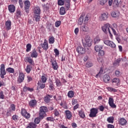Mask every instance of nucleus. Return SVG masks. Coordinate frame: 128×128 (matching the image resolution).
Returning <instances> with one entry per match:
<instances>
[{
	"instance_id": "49530a36",
	"label": "nucleus",
	"mask_w": 128,
	"mask_h": 128,
	"mask_svg": "<svg viewBox=\"0 0 128 128\" xmlns=\"http://www.w3.org/2000/svg\"><path fill=\"white\" fill-rule=\"evenodd\" d=\"M94 44H98L100 42V38L99 37H96L94 39Z\"/></svg>"
},
{
	"instance_id": "39448f33",
	"label": "nucleus",
	"mask_w": 128,
	"mask_h": 128,
	"mask_svg": "<svg viewBox=\"0 0 128 128\" xmlns=\"http://www.w3.org/2000/svg\"><path fill=\"white\" fill-rule=\"evenodd\" d=\"M82 44L84 46H92V41L90 39V36H86L85 37L84 40H82Z\"/></svg>"
},
{
	"instance_id": "a19ab883",
	"label": "nucleus",
	"mask_w": 128,
	"mask_h": 128,
	"mask_svg": "<svg viewBox=\"0 0 128 128\" xmlns=\"http://www.w3.org/2000/svg\"><path fill=\"white\" fill-rule=\"evenodd\" d=\"M56 84L57 86H62V82H60V80L58 78L56 79Z\"/></svg>"
},
{
	"instance_id": "9b49d317",
	"label": "nucleus",
	"mask_w": 128,
	"mask_h": 128,
	"mask_svg": "<svg viewBox=\"0 0 128 128\" xmlns=\"http://www.w3.org/2000/svg\"><path fill=\"white\" fill-rule=\"evenodd\" d=\"M16 110V106L14 104H12L10 105V108H9V110L7 112L6 115L8 116H10L11 113Z\"/></svg>"
},
{
	"instance_id": "4d7b16f0",
	"label": "nucleus",
	"mask_w": 128,
	"mask_h": 128,
	"mask_svg": "<svg viewBox=\"0 0 128 128\" xmlns=\"http://www.w3.org/2000/svg\"><path fill=\"white\" fill-rule=\"evenodd\" d=\"M12 120H14L15 122H16V120H18V116H16V115H14L12 117Z\"/></svg>"
},
{
	"instance_id": "393cba45",
	"label": "nucleus",
	"mask_w": 128,
	"mask_h": 128,
	"mask_svg": "<svg viewBox=\"0 0 128 128\" xmlns=\"http://www.w3.org/2000/svg\"><path fill=\"white\" fill-rule=\"evenodd\" d=\"M32 70V65L28 64L27 65L26 68V72H27V74H30V70Z\"/></svg>"
},
{
	"instance_id": "c03bdc74",
	"label": "nucleus",
	"mask_w": 128,
	"mask_h": 128,
	"mask_svg": "<svg viewBox=\"0 0 128 128\" xmlns=\"http://www.w3.org/2000/svg\"><path fill=\"white\" fill-rule=\"evenodd\" d=\"M21 114L23 116H24L26 114H28V112L24 108L22 109Z\"/></svg>"
},
{
	"instance_id": "ea45409f",
	"label": "nucleus",
	"mask_w": 128,
	"mask_h": 128,
	"mask_svg": "<svg viewBox=\"0 0 128 128\" xmlns=\"http://www.w3.org/2000/svg\"><path fill=\"white\" fill-rule=\"evenodd\" d=\"M54 36L50 37L49 38V44H54Z\"/></svg>"
},
{
	"instance_id": "4be33fe9",
	"label": "nucleus",
	"mask_w": 128,
	"mask_h": 128,
	"mask_svg": "<svg viewBox=\"0 0 128 128\" xmlns=\"http://www.w3.org/2000/svg\"><path fill=\"white\" fill-rule=\"evenodd\" d=\"M24 4L25 5L24 8L26 10H28V8H30V2L28 0H25Z\"/></svg>"
},
{
	"instance_id": "4c0bfd02",
	"label": "nucleus",
	"mask_w": 128,
	"mask_h": 128,
	"mask_svg": "<svg viewBox=\"0 0 128 128\" xmlns=\"http://www.w3.org/2000/svg\"><path fill=\"white\" fill-rule=\"evenodd\" d=\"M6 70L8 72H10V74H14V69L12 68H8Z\"/></svg>"
},
{
	"instance_id": "2f4dec72",
	"label": "nucleus",
	"mask_w": 128,
	"mask_h": 128,
	"mask_svg": "<svg viewBox=\"0 0 128 128\" xmlns=\"http://www.w3.org/2000/svg\"><path fill=\"white\" fill-rule=\"evenodd\" d=\"M84 22V16H81L78 20V24L82 26Z\"/></svg>"
},
{
	"instance_id": "473e14b6",
	"label": "nucleus",
	"mask_w": 128,
	"mask_h": 128,
	"mask_svg": "<svg viewBox=\"0 0 128 128\" xmlns=\"http://www.w3.org/2000/svg\"><path fill=\"white\" fill-rule=\"evenodd\" d=\"M112 82L115 84H117V86H118V84H120V79L115 78L112 80Z\"/></svg>"
},
{
	"instance_id": "f03ea898",
	"label": "nucleus",
	"mask_w": 128,
	"mask_h": 128,
	"mask_svg": "<svg viewBox=\"0 0 128 128\" xmlns=\"http://www.w3.org/2000/svg\"><path fill=\"white\" fill-rule=\"evenodd\" d=\"M65 3V6L66 10H68V8H70V0H58V6H64Z\"/></svg>"
},
{
	"instance_id": "5701e85b",
	"label": "nucleus",
	"mask_w": 128,
	"mask_h": 128,
	"mask_svg": "<svg viewBox=\"0 0 128 128\" xmlns=\"http://www.w3.org/2000/svg\"><path fill=\"white\" fill-rule=\"evenodd\" d=\"M126 119L124 118H121L119 120V124L122 126H124L126 124Z\"/></svg>"
},
{
	"instance_id": "09e8293b",
	"label": "nucleus",
	"mask_w": 128,
	"mask_h": 128,
	"mask_svg": "<svg viewBox=\"0 0 128 128\" xmlns=\"http://www.w3.org/2000/svg\"><path fill=\"white\" fill-rule=\"evenodd\" d=\"M29 126H30V128H36V124L34 122H31L29 124Z\"/></svg>"
},
{
	"instance_id": "a211bd4d",
	"label": "nucleus",
	"mask_w": 128,
	"mask_h": 128,
	"mask_svg": "<svg viewBox=\"0 0 128 128\" xmlns=\"http://www.w3.org/2000/svg\"><path fill=\"white\" fill-rule=\"evenodd\" d=\"M8 10L10 12H16V6L12 4H10L8 6Z\"/></svg>"
},
{
	"instance_id": "f704fd0d",
	"label": "nucleus",
	"mask_w": 128,
	"mask_h": 128,
	"mask_svg": "<svg viewBox=\"0 0 128 128\" xmlns=\"http://www.w3.org/2000/svg\"><path fill=\"white\" fill-rule=\"evenodd\" d=\"M114 117H108L107 118V121L110 124H114Z\"/></svg>"
},
{
	"instance_id": "f3484780",
	"label": "nucleus",
	"mask_w": 128,
	"mask_h": 128,
	"mask_svg": "<svg viewBox=\"0 0 128 128\" xmlns=\"http://www.w3.org/2000/svg\"><path fill=\"white\" fill-rule=\"evenodd\" d=\"M80 30L82 32H88V27L87 25H83L80 27Z\"/></svg>"
},
{
	"instance_id": "de8ad7c7",
	"label": "nucleus",
	"mask_w": 128,
	"mask_h": 128,
	"mask_svg": "<svg viewBox=\"0 0 128 128\" xmlns=\"http://www.w3.org/2000/svg\"><path fill=\"white\" fill-rule=\"evenodd\" d=\"M92 66H93V64H92V62H88L86 64V68H92Z\"/></svg>"
},
{
	"instance_id": "37998d69",
	"label": "nucleus",
	"mask_w": 128,
	"mask_h": 128,
	"mask_svg": "<svg viewBox=\"0 0 128 128\" xmlns=\"http://www.w3.org/2000/svg\"><path fill=\"white\" fill-rule=\"evenodd\" d=\"M21 114L23 116H24L26 114H28V112L24 108L22 109Z\"/></svg>"
},
{
	"instance_id": "79ce46f5",
	"label": "nucleus",
	"mask_w": 128,
	"mask_h": 128,
	"mask_svg": "<svg viewBox=\"0 0 128 128\" xmlns=\"http://www.w3.org/2000/svg\"><path fill=\"white\" fill-rule=\"evenodd\" d=\"M120 58H118L116 60V61L114 63V66H119L120 62Z\"/></svg>"
},
{
	"instance_id": "c756f323",
	"label": "nucleus",
	"mask_w": 128,
	"mask_h": 128,
	"mask_svg": "<svg viewBox=\"0 0 128 128\" xmlns=\"http://www.w3.org/2000/svg\"><path fill=\"white\" fill-rule=\"evenodd\" d=\"M50 98H52V96L48 95L44 98V101L45 102H50Z\"/></svg>"
},
{
	"instance_id": "c9c22d12",
	"label": "nucleus",
	"mask_w": 128,
	"mask_h": 128,
	"mask_svg": "<svg viewBox=\"0 0 128 128\" xmlns=\"http://www.w3.org/2000/svg\"><path fill=\"white\" fill-rule=\"evenodd\" d=\"M38 84L40 86V88H46V84L42 82H38Z\"/></svg>"
},
{
	"instance_id": "72a5a7b5",
	"label": "nucleus",
	"mask_w": 128,
	"mask_h": 128,
	"mask_svg": "<svg viewBox=\"0 0 128 128\" xmlns=\"http://www.w3.org/2000/svg\"><path fill=\"white\" fill-rule=\"evenodd\" d=\"M68 98H74V92L72 90H70L68 92Z\"/></svg>"
},
{
	"instance_id": "dca6fc26",
	"label": "nucleus",
	"mask_w": 128,
	"mask_h": 128,
	"mask_svg": "<svg viewBox=\"0 0 128 128\" xmlns=\"http://www.w3.org/2000/svg\"><path fill=\"white\" fill-rule=\"evenodd\" d=\"M25 60H26V62L30 64V66H34V60L30 57H26L25 58Z\"/></svg>"
},
{
	"instance_id": "2eb2a0df",
	"label": "nucleus",
	"mask_w": 128,
	"mask_h": 128,
	"mask_svg": "<svg viewBox=\"0 0 128 128\" xmlns=\"http://www.w3.org/2000/svg\"><path fill=\"white\" fill-rule=\"evenodd\" d=\"M109 106L112 108H116V106L114 104V99L112 98H109L108 99Z\"/></svg>"
},
{
	"instance_id": "6e6552de",
	"label": "nucleus",
	"mask_w": 128,
	"mask_h": 128,
	"mask_svg": "<svg viewBox=\"0 0 128 128\" xmlns=\"http://www.w3.org/2000/svg\"><path fill=\"white\" fill-rule=\"evenodd\" d=\"M108 18V13L105 12L101 14L99 17V20H100V22H104Z\"/></svg>"
},
{
	"instance_id": "7ed1b4c3",
	"label": "nucleus",
	"mask_w": 128,
	"mask_h": 128,
	"mask_svg": "<svg viewBox=\"0 0 128 128\" xmlns=\"http://www.w3.org/2000/svg\"><path fill=\"white\" fill-rule=\"evenodd\" d=\"M110 24L108 23H107L104 24V26L102 27V30L104 32V34H109L110 36H112V34L110 32Z\"/></svg>"
},
{
	"instance_id": "ddd939ff",
	"label": "nucleus",
	"mask_w": 128,
	"mask_h": 128,
	"mask_svg": "<svg viewBox=\"0 0 128 128\" xmlns=\"http://www.w3.org/2000/svg\"><path fill=\"white\" fill-rule=\"evenodd\" d=\"M50 62L52 64V67L53 68L54 70H56L58 68V62H56V60L52 59Z\"/></svg>"
},
{
	"instance_id": "0eeeda50",
	"label": "nucleus",
	"mask_w": 128,
	"mask_h": 128,
	"mask_svg": "<svg viewBox=\"0 0 128 128\" xmlns=\"http://www.w3.org/2000/svg\"><path fill=\"white\" fill-rule=\"evenodd\" d=\"M104 44H106V46H110V48H116V46L114 42L108 40H105L104 41Z\"/></svg>"
},
{
	"instance_id": "e2e57ef3",
	"label": "nucleus",
	"mask_w": 128,
	"mask_h": 128,
	"mask_svg": "<svg viewBox=\"0 0 128 128\" xmlns=\"http://www.w3.org/2000/svg\"><path fill=\"white\" fill-rule=\"evenodd\" d=\"M54 116H58V114H60V113H58V110H54Z\"/></svg>"
},
{
	"instance_id": "bf43d9fd",
	"label": "nucleus",
	"mask_w": 128,
	"mask_h": 128,
	"mask_svg": "<svg viewBox=\"0 0 128 128\" xmlns=\"http://www.w3.org/2000/svg\"><path fill=\"white\" fill-rule=\"evenodd\" d=\"M54 52H55L56 56H58L60 54V52L56 48L54 50Z\"/></svg>"
},
{
	"instance_id": "1a4fd4ad",
	"label": "nucleus",
	"mask_w": 128,
	"mask_h": 128,
	"mask_svg": "<svg viewBox=\"0 0 128 128\" xmlns=\"http://www.w3.org/2000/svg\"><path fill=\"white\" fill-rule=\"evenodd\" d=\"M6 70L4 69V64H2L0 74L1 78H4V76H6Z\"/></svg>"
},
{
	"instance_id": "20e7f679",
	"label": "nucleus",
	"mask_w": 128,
	"mask_h": 128,
	"mask_svg": "<svg viewBox=\"0 0 128 128\" xmlns=\"http://www.w3.org/2000/svg\"><path fill=\"white\" fill-rule=\"evenodd\" d=\"M40 118L42 119L46 116V112H48V108L46 106H42L40 107Z\"/></svg>"
},
{
	"instance_id": "9d476101",
	"label": "nucleus",
	"mask_w": 128,
	"mask_h": 128,
	"mask_svg": "<svg viewBox=\"0 0 128 128\" xmlns=\"http://www.w3.org/2000/svg\"><path fill=\"white\" fill-rule=\"evenodd\" d=\"M76 50L79 54H84L86 53V49L80 46H78Z\"/></svg>"
},
{
	"instance_id": "6ab92c4d",
	"label": "nucleus",
	"mask_w": 128,
	"mask_h": 128,
	"mask_svg": "<svg viewBox=\"0 0 128 128\" xmlns=\"http://www.w3.org/2000/svg\"><path fill=\"white\" fill-rule=\"evenodd\" d=\"M5 26L7 30H10V26H12V22H10V20H8L6 22Z\"/></svg>"
},
{
	"instance_id": "bb28decb",
	"label": "nucleus",
	"mask_w": 128,
	"mask_h": 128,
	"mask_svg": "<svg viewBox=\"0 0 128 128\" xmlns=\"http://www.w3.org/2000/svg\"><path fill=\"white\" fill-rule=\"evenodd\" d=\"M108 0H99V4L100 6H106L108 4Z\"/></svg>"
},
{
	"instance_id": "864d4df0",
	"label": "nucleus",
	"mask_w": 128,
	"mask_h": 128,
	"mask_svg": "<svg viewBox=\"0 0 128 128\" xmlns=\"http://www.w3.org/2000/svg\"><path fill=\"white\" fill-rule=\"evenodd\" d=\"M0 98L2 100H4V92H0Z\"/></svg>"
},
{
	"instance_id": "680f3d73",
	"label": "nucleus",
	"mask_w": 128,
	"mask_h": 128,
	"mask_svg": "<svg viewBox=\"0 0 128 128\" xmlns=\"http://www.w3.org/2000/svg\"><path fill=\"white\" fill-rule=\"evenodd\" d=\"M116 76H120V72L118 70H116L115 72Z\"/></svg>"
},
{
	"instance_id": "13d9d810",
	"label": "nucleus",
	"mask_w": 128,
	"mask_h": 128,
	"mask_svg": "<svg viewBox=\"0 0 128 128\" xmlns=\"http://www.w3.org/2000/svg\"><path fill=\"white\" fill-rule=\"evenodd\" d=\"M25 118H30V113L28 112L26 113L24 116Z\"/></svg>"
},
{
	"instance_id": "052dcab7",
	"label": "nucleus",
	"mask_w": 128,
	"mask_h": 128,
	"mask_svg": "<svg viewBox=\"0 0 128 128\" xmlns=\"http://www.w3.org/2000/svg\"><path fill=\"white\" fill-rule=\"evenodd\" d=\"M102 72H103L102 69V68H100L99 72L96 75V78L97 76H100V74H102Z\"/></svg>"
},
{
	"instance_id": "7c9ffc66",
	"label": "nucleus",
	"mask_w": 128,
	"mask_h": 128,
	"mask_svg": "<svg viewBox=\"0 0 128 128\" xmlns=\"http://www.w3.org/2000/svg\"><path fill=\"white\" fill-rule=\"evenodd\" d=\"M120 16V13L118 12H112L111 13V16L112 18H118Z\"/></svg>"
},
{
	"instance_id": "8fccbe9b",
	"label": "nucleus",
	"mask_w": 128,
	"mask_h": 128,
	"mask_svg": "<svg viewBox=\"0 0 128 128\" xmlns=\"http://www.w3.org/2000/svg\"><path fill=\"white\" fill-rule=\"evenodd\" d=\"M16 16H18V18H20L21 16L20 10L19 9H18L16 11Z\"/></svg>"
},
{
	"instance_id": "aec40b11",
	"label": "nucleus",
	"mask_w": 128,
	"mask_h": 128,
	"mask_svg": "<svg viewBox=\"0 0 128 128\" xmlns=\"http://www.w3.org/2000/svg\"><path fill=\"white\" fill-rule=\"evenodd\" d=\"M103 80L104 82L108 84L110 80V77L108 75H104L103 77Z\"/></svg>"
},
{
	"instance_id": "4468645a",
	"label": "nucleus",
	"mask_w": 128,
	"mask_h": 128,
	"mask_svg": "<svg viewBox=\"0 0 128 128\" xmlns=\"http://www.w3.org/2000/svg\"><path fill=\"white\" fill-rule=\"evenodd\" d=\"M40 46H42V48H44V50H48V44L46 42V40H45L44 44H40Z\"/></svg>"
},
{
	"instance_id": "6e6d98bb",
	"label": "nucleus",
	"mask_w": 128,
	"mask_h": 128,
	"mask_svg": "<svg viewBox=\"0 0 128 128\" xmlns=\"http://www.w3.org/2000/svg\"><path fill=\"white\" fill-rule=\"evenodd\" d=\"M61 22H62L60 21L56 22L55 23V26H56V28H58V26H60Z\"/></svg>"
},
{
	"instance_id": "b1692460",
	"label": "nucleus",
	"mask_w": 128,
	"mask_h": 128,
	"mask_svg": "<svg viewBox=\"0 0 128 128\" xmlns=\"http://www.w3.org/2000/svg\"><path fill=\"white\" fill-rule=\"evenodd\" d=\"M102 45H96L94 46V50L96 52H100L101 50H102Z\"/></svg>"
},
{
	"instance_id": "cd10ccee",
	"label": "nucleus",
	"mask_w": 128,
	"mask_h": 128,
	"mask_svg": "<svg viewBox=\"0 0 128 128\" xmlns=\"http://www.w3.org/2000/svg\"><path fill=\"white\" fill-rule=\"evenodd\" d=\"M31 58H38V52L36 50H34L31 52Z\"/></svg>"
},
{
	"instance_id": "338daca9",
	"label": "nucleus",
	"mask_w": 128,
	"mask_h": 128,
	"mask_svg": "<svg viewBox=\"0 0 128 128\" xmlns=\"http://www.w3.org/2000/svg\"><path fill=\"white\" fill-rule=\"evenodd\" d=\"M47 120H50V122H52L54 120V118L52 117H48L46 118Z\"/></svg>"
},
{
	"instance_id": "5fc2aeb1",
	"label": "nucleus",
	"mask_w": 128,
	"mask_h": 128,
	"mask_svg": "<svg viewBox=\"0 0 128 128\" xmlns=\"http://www.w3.org/2000/svg\"><path fill=\"white\" fill-rule=\"evenodd\" d=\"M18 3H19L20 8H24V3L22 2V0H19Z\"/></svg>"
},
{
	"instance_id": "a18cd8bd",
	"label": "nucleus",
	"mask_w": 128,
	"mask_h": 128,
	"mask_svg": "<svg viewBox=\"0 0 128 128\" xmlns=\"http://www.w3.org/2000/svg\"><path fill=\"white\" fill-rule=\"evenodd\" d=\"M32 48V44H28L26 45V52H28L30 50V49Z\"/></svg>"
},
{
	"instance_id": "c85d7f7f",
	"label": "nucleus",
	"mask_w": 128,
	"mask_h": 128,
	"mask_svg": "<svg viewBox=\"0 0 128 128\" xmlns=\"http://www.w3.org/2000/svg\"><path fill=\"white\" fill-rule=\"evenodd\" d=\"M60 12L61 16H64V14H66V8H64V6H62L60 8Z\"/></svg>"
},
{
	"instance_id": "3c124183",
	"label": "nucleus",
	"mask_w": 128,
	"mask_h": 128,
	"mask_svg": "<svg viewBox=\"0 0 128 128\" xmlns=\"http://www.w3.org/2000/svg\"><path fill=\"white\" fill-rule=\"evenodd\" d=\"M98 54L99 56H104V50L99 51Z\"/></svg>"
},
{
	"instance_id": "423d86ee",
	"label": "nucleus",
	"mask_w": 128,
	"mask_h": 128,
	"mask_svg": "<svg viewBox=\"0 0 128 128\" xmlns=\"http://www.w3.org/2000/svg\"><path fill=\"white\" fill-rule=\"evenodd\" d=\"M98 109L97 108H92L90 110V114H89V116L90 118H96V114H98Z\"/></svg>"
},
{
	"instance_id": "412c9836",
	"label": "nucleus",
	"mask_w": 128,
	"mask_h": 128,
	"mask_svg": "<svg viewBox=\"0 0 128 128\" xmlns=\"http://www.w3.org/2000/svg\"><path fill=\"white\" fill-rule=\"evenodd\" d=\"M65 114L66 118H68V120H70V118H72V112L70 110H66Z\"/></svg>"
},
{
	"instance_id": "69168bd1",
	"label": "nucleus",
	"mask_w": 128,
	"mask_h": 128,
	"mask_svg": "<svg viewBox=\"0 0 128 128\" xmlns=\"http://www.w3.org/2000/svg\"><path fill=\"white\" fill-rule=\"evenodd\" d=\"M34 122L36 124H40V119L38 118H35Z\"/></svg>"
},
{
	"instance_id": "603ef678",
	"label": "nucleus",
	"mask_w": 128,
	"mask_h": 128,
	"mask_svg": "<svg viewBox=\"0 0 128 128\" xmlns=\"http://www.w3.org/2000/svg\"><path fill=\"white\" fill-rule=\"evenodd\" d=\"M41 80L42 81V82H46V76H42L41 77Z\"/></svg>"
},
{
	"instance_id": "58836bf2",
	"label": "nucleus",
	"mask_w": 128,
	"mask_h": 128,
	"mask_svg": "<svg viewBox=\"0 0 128 128\" xmlns=\"http://www.w3.org/2000/svg\"><path fill=\"white\" fill-rule=\"evenodd\" d=\"M107 90H108L109 92H118V90L112 87H107Z\"/></svg>"
},
{
	"instance_id": "774afa93",
	"label": "nucleus",
	"mask_w": 128,
	"mask_h": 128,
	"mask_svg": "<svg viewBox=\"0 0 128 128\" xmlns=\"http://www.w3.org/2000/svg\"><path fill=\"white\" fill-rule=\"evenodd\" d=\"M114 4L118 6V0H114Z\"/></svg>"
},
{
	"instance_id": "0e129e2a",
	"label": "nucleus",
	"mask_w": 128,
	"mask_h": 128,
	"mask_svg": "<svg viewBox=\"0 0 128 128\" xmlns=\"http://www.w3.org/2000/svg\"><path fill=\"white\" fill-rule=\"evenodd\" d=\"M113 2H114V0H108V4L109 6H112Z\"/></svg>"
},
{
	"instance_id": "f8f14e48",
	"label": "nucleus",
	"mask_w": 128,
	"mask_h": 128,
	"mask_svg": "<svg viewBox=\"0 0 128 128\" xmlns=\"http://www.w3.org/2000/svg\"><path fill=\"white\" fill-rule=\"evenodd\" d=\"M24 80V74L23 73H20L17 82L18 84H21Z\"/></svg>"
},
{
	"instance_id": "e433bc0d",
	"label": "nucleus",
	"mask_w": 128,
	"mask_h": 128,
	"mask_svg": "<svg viewBox=\"0 0 128 128\" xmlns=\"http://www.w3.org/2000/svg\"><path fill=\"white\" fill-rule=\"evenodd\" d=\"M79 116L82 118H86V115H84V111H79Z\"/></svg>"
},
{
	"instance_id": "f257e3e1",
	"label": "nucleus",
	"mask_w": 128,
	"mask_h": 128,
	"mask_svg": "<svg viewBox=\"0 0 128 128\" xmlns=\"http://www.w3.org/2000/svg\"><path fill=\"white\" fill-rule=\"evenodd\" d=\"M34 18L36 22H40V8L38 6H36L34 8Z\"/></svg>"
},
{
	"instance_id": "a878e982",
	"label": "nucleus",
	"mask_w": 128,
	"mask_h": 128,
	"mask_svg": "<svg viewBox=\"0 0 128 128\" xmlns=\"http://www.w3.org/2000/svg\"><path fill=\"white\" fill-rule=\"evenodd\" d=\"M36 100H32L30 102H29V105L30 106H35L36 104Z\"/></svg>"
}]
</instances>
